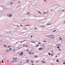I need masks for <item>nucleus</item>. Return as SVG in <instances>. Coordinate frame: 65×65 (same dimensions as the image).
<instances>
[{
    "mask_svg": "<svg viewBox=\"0 0 65 65\" xmlns=\"http://www.w3.org/2000/svg\"><path fill=\"white\" fill-rule=\"evenodd\" d=\"M1 7H2L3 9H6V7H3L2 6Z\"/></svg>",
    "mask_w": 65,
    "mask_h": 65,
    "instance_id": "obj_1",
    "label": "nucleus"
},
{
    "mask_svg": "<svg viewBox=\"0 0 65 65\" xmlns=\"http://www.w3.org/2000/svg\"><path fill=\"white\" fill-rule=\"evenodd\" d=\"M23 54H24V53L23 52H22L21 53H19V54L20 55H21V56L23 55Z\"/></svg>",
    "mask_w": 65,
    "mask_h": 65,
    "instance_id": "obj_2",
    "label": "nucleus"
},
{
    "mask_svg": "<svg viewBox=\"0 0 65 65\" xmlns=\"http://www.w3.org/2000/svg\"><path fill=\"white\" fill-rule=\"evenodd\" d=\"M1 10H3V8L2 7H0V11Z\"/></svg>",
    "mask_w": 65,
    "mask_h": 65,
    "instance_id": "obj_3",
    "label": "nucleus"
},
{
    "mask_svg": "<svg viewBox=\"0 0 65 65\" xmlns=\"http://www.w3.org/2000/svg\"><path fill=\"white\" fill-rule=\"evenodd\" d=\"M6 53H8V52H10V50H6Z\"/></svg>",
    "mask_w": 65,
    "mask_h": 65,
    "instance_id": "obj_4",
    "label": "nucleus"
},
{
    "mask_svg": "<svg viewBox=\"0 0 65 65\" xmlns=\"http://www.w3.org/2000/svg\"><path fill=\"white\" fill-rule=\"evenodd\" d=\"M57 46H61V44H57Z\"/></svg>",
    "mask_w": 65,
    "mask_h": 65,
    "instance_id": "obj_5",
    "label": "nucleus"
},
{
    "mask_svg": "<svg viewBox=\"0 0 65 65\" xmlns=\"http://www.w3.org/2000/svg\"><path fill=\"white\" fill-rule=\"evenodd\" d=\"M49 35V38L52 37L53 36H54V35Z\"/></svg>",
    "mask_w": 65,
    "mask_h": 65,
    "instance_id": "obj_6",
    "label": "nucleus"
},
{
    "mask_svg": "<svg viewBox=\"0 0 65 65\" xmlns=\"http://www.w3.org/2000/svg\"><path fill=\"white\" fill-rule=\"evenodd\" d=\"M47 13V12H43V14H46Z\"/></svg>",
    "mask_w": 65,
    "mask_h": 65,
    "instance_id": "obj_7",
    "label": "nucleus"
},
{
    "mask_svg": "<svg viewBox=\"0 0 65 65\" xmlns=\"http://www.w3.org/2000/svg\"><path fill=\"white\" fill-rule=\"evenodd\" d=\"M31 12H30V14L28 15L29 16H30L31 14H32V13Z\"/></svg>",
    "mask_w": 65,
    "mask_h": 65,
    "instance_id": "obj_8",
    "label": "nucleus"
},
{
    "mask_svg": "<svg viewBox=\"0 0 65 65\" xmlns=\"http://www.w3.org/2000/svg\"><path fill=\"white\" fill-rule=\"evenodd\" d=\"M26 41V40H24L23 41H22L20 42V43H22V42H24V41Z\"/></svg>",
    "mask_w": 65,
    "mask_h": 65,
    "instance_id": "obj_9",
    "label": "nucleus"
},
{
    "mask_svg": "<svg viewBox=\"0 0 65 65\" xmlns=\"http://www.w3.org/2000/svg\"><path fill=\"white\" fill-rule=\"evenodd\" d=\"M43 48H40L39 49V50H43Z\"/></svg>",
    "mask_w": 65,
    "mask_h": 65,
    "instance_id": "obj_10",
    "label": "nucleus"
},
{
    "mask_svg": "<svg viewBox=\"0 0 65 65\" xmlns=\"http://www.w3.org/2000/svg\"><path fill=\"white\" fill-rule=\"evenodd\" d=\"M30 51H31V52H34V49H31Z\"/></svg>",
    "mask_w": 65,
    "mask_h": 65,
    "instance_id": "obj_11",
    "label": "nucleus"
},
{
    "mask_svg": "<svg viewBox=\"0 0 65 65\" xmlns=\"http://www.w3.org/2000/svg\"><path fill=\"white\" fill-rule=\"evenodd\" d=\"M31 42L32 43H35V42L34 41H31Z\"/></svg>",
    "mask_w": 65,
    "mask_h": 65,
    "instance_id": "obj_12",
    "label": "nucleus"
},
{
    "mask_svg": "<svg viewBox=\"0 0 65 65\" xmlns=\"http://www.w3.org/2000/svg\"><path fill=\"white\" fill-rule=\"evenodd\" d=\"M42 63H45V61H42Z\"/></svg>",
    "mask_w": 65,
    "mask_h": 65,
    "instance_id": "obj_13",
    "label": "nucleus"
},
{
    "mask_svg": "<svg viewBox=\"0 0 65 65\" xmlns=\"http://www.w3.org/2000/svg\"><path fill=\"white\" fill-rule=\"evenodd\" d=\"M13 60H15V59H17V58H13Z\"/></svg>",
    "mask_w": 65,
    "mask_h": 65,
    "instance_id": "obj_14",
    "label": "nucleus"
},
{
    "mask_svg": "<svg viewBox=\"0 0 65 65\" xmlns=\"http://www.w3.org/2000/svg\"><path fill=\"white\" fill-rule=\"evenodd\" d=\"M15 61V60H13V61H12V63H14V62Z\"/></svg>",
    "mask_w": 65,
    "mask_h": 65,
    "instance_id": "obj_15",
    "label": "nucleus"
},
{
    "mask_svg": "<svg viewBox=\"0 0 65 65\" xmlns=\"http://www.w3.org/2000/svg\"><path fill=\"white\" fill-rule=\"evenodd\" d=\"M51 24H48V23H47L46 24V25L47 26H48V25H51Z\"/></svg>",
    "mask_w": 65,
    "mask_h": 65,
    "instance_id": "obj_16",
    "label": "nucleus"
},
{
    "mask_svg": "<svg viewBox=\"0 0 65 65\" xmlns=\"http://www.w3.org/2000/svg\"><path fill=\"white\" fill-rule=\"evenodd\" d=\"M9 17H12V15L11 14H10V15H9Z\"/></svg>",
    "mask_w": 65,
    "mask_h": 65,
    "instance_id": "obj_17",
    "label": "nucleus"
},
{
    "mask_svg": "<svg viewBox=\"0 0 65 65\" xmlns=\"http://www.w3.org/2000/svg\"><path fill=\"white\" fill-rule=\"evenodd\" d=\"M23 20V21H25V20H26V19H24L23 20Z\"/></svg>",
    "mask_w": 65,
    "mask_h": 65,
    "instance_id": "obj_18",
    "label": "nucleus"
},
{
    "mask_svg": "<svg viewBox=\"0 0 65 65\" xmlns=\"http://www.w3.org/2000/svg\"><path fill=\"white\" fill-rule=\"evenodd\" d=\"M15 62H15H18V61L17 60H15Z\"/></svg>",
    "mask_w": 65,
    "mask_h": 65,
    "instance_id": "obj_19",
    "label": "nucleus"
},
{
    "mask_svg": "<svg viewBox=\"0 0 65 65\" xmlns=\"http://www.w3.org/2000/svg\"><path fill=\"white\" fill-rule=\"evenodd\" d=\"M26 62L27 63H28V62H29V60H26Z\"/></svg>",
    "mask_w": 65,
    "mask_h": 65,
    "instance_id": "obj_20",
    "label": "nucleus"
},
{
    "mask_svg": "<svg viewBox=\"0 0 65 65\" xmlns=\"http://www.w3.org/2000/svg\"><path fill=\"white\" fill-rule=\"evenodd\" d=\"M4 46H5V47H6L7 46L5 44L4 45Z\"/></svg>",
    "mask_w": 65,
    "mask_h": 65,
    "instance_id": "obj_21",
    "label": "nucleus"
},
{
    "mask_svg": "<svg viewBox=\"0 0 65 65\" xmlns=\"http://www.w3.org/2000/svg\"><path fill=\"white\" fill-rule=\"evenodd\" d=\"M60 38V39L61 40L62 39V38L61 37L60 38Z\"/></svg>",
    "mask_w": 65,
    "mask_h": 65,
    "instance_id": "obj_22",
    "label": "nucleus"
},
{
    "mask_svg": "<svg viewBox=\"0 0 65 65\" xmlns=\"http://www.w3.org/2000/svg\"><path fill=\"white\" fill-rule=\"evenodd\" d=\"M39 46V45H36V47H38Z\"/></svg>",
    "mask_w": 65,
    "mask_h": 65,
    "instance_id": "obj_23",
    "label": "nucleus"
},
{
    "mask_svg": "<svg viewBox=\"0 0 65 65\" xmlns=\"http://www.w3.org/2000/svg\"><path fill=\"white\" fill-rule=\"evenodd\" d=\"M2 63H4V61H3V60H2Z\"/></svg>",
    "mask_w": 65,
    "mask_h": 65,
    "instance_id": "obj_24",
    "label": "nucleus"
},
{
    "mask_svg": "<svg viewBox=\"0 0 65 65\" xmlns=\"http://www.w3.org/2000/svg\"><path fill=\"white\" fill-rule=\"evenodd\" d=\"M48 55H49V56H50V55H51V53H48Z\"/></svg>",
    "mask_w": 65,
    "mask_h": 65,
    "instance_id": "obj_25",
    "label": "nucleus"
},
{
    "mask_svg": "<svg viewBox=\"0 0 65 65\" xmlns=\"http://www.w3.org/2000/svg\"><path fill=\"white\" fill-rule=\"evenodd\" d=\"M24 30H27V29H26V28H24Z\"/></svg>",
    "mask_w": 65,
    "mask_h": 65,
    "instance_id": "obj_26",
    "label": "nucleus"
},
{
    "mask_svg": "<svg viewBox=\"0 0 65 65\" xmlns=\"http://www.w3.org/2000/svg\"><path fill=\"white\" fill-rule=\"evenodd\" d=\"M47 37H48V38H50V37H49V35H47Z\"/></svg>",
    "mask_w": 65,
    "mask_h": 65,
    "instance_id": "obj_27",
    "label": "nucleus"
},
{
    "mask_svg": "<svg viewBox=\"0 0 65 65\" xmlns=\"http://www.w3.org/2000/svg\"><path fill=\"white\" fill-rule=\"evenodd\" d=\"M43 42H46V41H43Z\"/></svg>",
    "mask_w": 65,
    "mask_h": 65,
    "instance_id": "obj_28",
    "label": "nucleus"
},
{
    "mask_svg": "<svg viewBox=\"0 0 65 65\" xmlns=\"http://www.w3.org/2000/svg\"><path fill=\"white\" fill-rule=\"evenodd\" d=\"M35 30H37V28L36 27H35Z\"/></svg>",
    "mask_w": 65,
    "mask_h": 65,
    "instance_id": "obj_29",
    "label": "nucleus"
},
{
    "mask_svg": "<svg viewBox=\"0 0 65 65\" xmlns=\"http://www.w3.org/2000/svg\"><path fill=\"white\" fill-rule=\"evenodd\" d=\"M35 58H36L37 57V56L36 55L35 56Z\"/></svg>",
    "mask_w": 65,
    "mask_h": 65,
    "instance_id": "obj_30",
    "label": "nucleus"
},
{
    "mask_svg": "<svg viewBox=\"0 0 65 65\" xmlns=\"http://www.w3.org/2000/svg\"><path fill=\"white\" fill-rule=\"evenodd\" d=\"M13 4V2H12L11 3V4Z\"/></svg>",
    "mask_w": 65,
    "mask_h": 65,
    "instance_id": "obj_31",
    "label": "nucleus"
},
{
    "mask_svg": "<svg viewBox=\"0 0 65 65\" xmlns=\"http://www.w3.org/2000/svg\"><path fill=\"white\" fill-rule=\"evenodd\" d=\"M57 48H60V47H57Z\"/></svg>",
    "mask_w": 65,
    "mask_h": 65,
    "instance_id": "obj_32",
    "label": "nucleus"
},
{
    "mask_svg": "<svg viewBox=\"0 0 65 65\" xmlns=\"http://www.w3.org/2000/svg\"><path fill=\"white\" fill-rule=\"evenodd\" d=\"M31 26V25H26L25 26Z\"/></svg>",
    "mask_w": 65,
    "mask_h": 65,
    "instance_id": "obj_33",
    "label": "nucleus"
},
{
    "mask_svg": "<svg viewBox=\"0 0 65 65\" xmlns=\"http://www.w3.org/2000/svg\"><path fill=\"white\" fill-rule=\"evenodd\" d=\"M25 46H26V47H28V45H26Z\"/></svg>",
    "mask_w": 65,
    "mask_h": 65,
    "instance_id": "obj_34",
    "label": "nucleus"
},
{
    "mask_svg": "<svg viewBox=\"0 0 65 65\" xmlns=\"http://www.w3.org/2000/svg\"><path fill=\"white\" fill-rule=\"evenodd\" d=\"M59 51H61V50L60 49H59Z\"/></svg>",
    "mask_w": 65,
    "mask_h": 65,
    "instance_id": "obj_35",
    "label": "nucleus"
},
{
    "mask_svg": "<svg viewBox=\"0 0 65 65\" xmlns=\"http://www.w3.org/2000/svg\"><path fill=\"white\" fill-rule=\"evenodd\" d=\"M55 31H56V30H54L53 31V32H55Z\"/></svg>",
    "mask_w": 65,
    "mask_h": 65,
    "instance_id": "obj_36",
    "label": "nucleus"
},
{
    "mask_svg": "<svg viewBox=\"0 0 65 65\" xmlns=\"http://www.w3.org/2000/svg\"><path fill=\"white\" fill-rule=\"evenodd\" d=\"M34 17H37V16L36 15H34Z\"/></svg>",
    "mask_w": 65,
    "mask_h": 65,
    "instance_id": "obj_37",
    "label": "nucleus"
},
{
    "mask_svg": "<svg viewBox=\"0 0 65 65\" xmlns=\"http://www.w3.org/2000/svg\"><path fill=\"white\" fill-rule=\"evenodd\" d=\"M7 62H9V60H8L7 61Z\"/></svg>",
    "mask_w": 65,
    "mask_h": 65,
    "instance_id": "obj_38",
    "label": "nucleus"
},
{
    "mask_svg": "<svg viewBox=\"0 0 65 65\" xmlns=\"http://www.w3.org/2000/svg\"><path fill=\"white\" fill-rule=\"evenodd\" d=\"M20 48H21V47H20L19 48H18V50L19 49H20Z\"/></svg>",
    "mask_w": 65,
    "mask_h": 65,
    "instance_id": "obj_39",
    "label": "nucleus"
},
{
    "mask_svg": "<svg viewBox=\"0 0 65 65\" xmlns=\"http://www.w3.org/2000/svg\"><path fill=\"white\" fill-rule=\"evenodd\" d=\"M55 7H56V8H57V5H56L55 6Z\"/></svg>",
    "mask_w": 65,
    "mask_h": 65,
    "instance_id": "obj_40",
    "label": "nucleus"
},
{
    "mask_svg": "<svg viewBox=\"0 0 65 65\" xmlns=\"http://www.w3.org/2000/svg\"><path fill=\"white\" fill-rule=\"evenodd\" d=\"M38 12H39V13H41V12H40L39 11H38Z\"/></svg>",
    "mask_w": 65,
    "mask_h": 65,
    "instance_id": "obj_41",
    "label": "nucleus"
},
{
    "mask_svg": "<svg viewBox=\"0 0 65 65\" xmlns=\"http://www.w3.org/2000/svg\"><path fill=\"white\" fill-rule=\"evenodd\" d=\"M6 32V33H9V32H7V31H6V32Z\"/></svg>",
    "mask_w": 65,
    "mask_h": 65,
    "instance_id": "obj_42",
    "label": "nucleus"
},
{
    "mask_svg": "<svg viewBox=\"0 0 65 65\" xmlns=\"http://www.w3.org/2000/svg\"><path fill=\"white\" fill-rule=\"evenodd\" d=\"M11 47V46H8V48H9V47Z\"/></svg>",
    "mask_w": 65,
    "mask_h": 65,
    "instance_id": "obj_43",
    "label": "nucleus"
},
{
    "mask_svg": "<svg viewBox=\"0 0 65 65\" xmlns=\"http://www.w3.org/2000/svg\"><path fill=\"white\" fill-rule=\"evenodd\" d=\"M31 62L32 63H33V61H31Z\"/></svg>",
    "mask_w": 65,
    "mask_h": 65,
    "instance_id": "obj_44",
    "label": "nucleus"
},
{
    "mask_svg": "<svg viewBox=\"0 0 65 65\" xmlns=\"http://www.w3.org/2000/svg\"><path fill=\"white\" fill-rule=\"evenodd\" d=\"M42 46H44V45H42Z\"/></svg>",
    "mask_w": 65,
    "mask_h": 65,
    "instance_id": "obj_45",
    "label": "nucleus"
},
{
    "mask_svg": "<svg viewBox=\"0 0 65 65\" xmlns=\"http://www.w3.org/2000/svg\"><path fill=\"white\" fill-rule=\"evenodd\" d=\"M38 44H41V43L39 42Z\"/></svg>",
    "mask_w": 65,
    "mask_h": 65,
    "instance_id": "obj_46",
    "label": "nucleus"
},
{
    "mask_svg": "<svg viewBox=\"0 0 65 65\" xmlns=\"http://www.w3.org/2000/svg\"><path fill=\"white\" fill-rule=\"evenodd\" d=\"M30 13V12H28V13H27V14H29Z\"/></svg>",
    "mask_w": 65,
    "mask_h": 65,
    "instance_id": "obj_47",
    "label": "nucleus"
},
{
    "mask_svg": "<svg viewBox=\"0 0 65 65\" xmlns=\"http://www.w3.org/2000/svg\"><path fill=\"white\" fill-rule=\"evenodd\" d=\"M9 50H12V48H10L9 49Z\"/></svg>",
    "mask_w": 65,
    "mask_h": 65,
    "instance_id": "obj_48",
    "label": "nucleus"
},
{
    "mask_svg": "<svg viewBox=\"0 0 65 65\" xmlns=\"http://www.w3.org/2000/svg\"><path fill=\"white\" fill-rule=\"evenodd\" d=\"M20 26H23V25H20Z\"/></svg>",
    "mask_w": 65,
    "mask_h": 65,
    "instance_id": "obj_49",
    "label": "nucleus"
},
{
    "mask_svg": "<svg viewBox=\"0 0 65 65\" xmlns=\"http://www.w3.org/2000/svg\"><path fill=\"white\" fill-rule=\"evenodd\" d=\"M28 53H29V54H31V52H28Z\"/></svg>",
    "mask_w": 65,
    "mask_h": 65,
    "instance_id": "obj_50",
    "label": "nucleus"
},
{
    "mask_svg": "<svg viewBox=\"0 0 65 65\" xmlns=\"http://www.w3.org/2000/svg\"><path fill=\"white\" fill-rule=\"evenodd\" d=\"M17 26L18 27H20V26L18 25H17Z\"/></svg>",
    "mask_w": 65,
    "mask_h": 65,
    "instance_id": "obj_51",
    "label": "nucleus"
},
{
    "mask_svg": "<svg viewBox=\"0 0 65 65\" xmlns=\"http://www.w3.org/2000/svg\"><path fill=\"white\" fill-rule=\"evenodd\" d=\"M26 51H27V52H28V51H29V50H26Z\"/></svg>",
    "mask_w": 65,
    "mask_h": 65,
    "instance_id": "obj_52",
    "label": "nucleus"
},
{
    "mask_svg": "<svg viewBox=\"0 0 65 65\" xmlns=\"http://www.w3.org/2000/svg\"><path fill=\"white\" fill-rule=\"evenodd\" d=\"M32 35L30 37L31 38H32Z\"/></svg>",
    "mask_w": 65,
    "mask_h": 65,
    "instance_id": "obj_53",
    "label": "nucleus"
},
{
    "mask_svg": "<svg viewBox=\"0 0 65 65\" xmlns=\"http://www.w3.org/2000/svg\"><path fill=\"white\" fill-rule=\"evenodd\" d=\"M13 51H15V49H14L13 50Z\"/></svg>",
    "mask_w": 65,
    "mask_h": 65,
    "instance_id": "obj_54",
    "label": "nucleus"
},
{
    "mask_svg": "<svg viewBox=\"0 0 65 65\" xmlns=\"http://www.w3.org/2000/svg\"><path fill=\"white\" fill-rule=\"evenodd\" d=\"M59 61V60H57V62H58Z\"/></svg>",
    "mask_w": 65,
    "mask_h": 65,
    "instance_id": "obj_55",
    "label": "nucleus"
},
{
    "mask_svg": "<svg viewBox=\"0 0 65 65\" xmlns=\"http://www.w3.org/2000/svg\"><path fill=\"white\" fill-rule=\"evenodd\" d=\"M25 44H23V46H25Z\"/></svg>",
    "mask_w": 65,
    "mask_h": 65,
    "instance_id": "obj_56",
    "label": "nucleus"
},
{
    "mask_svg": "<svg viewBox=\"0 0 65 65\" xmlns=\"http://www.w3.org/2000/svg\"><path fill=\"white\" fill-rule=\"evenodd\" d=\"M51 52H53V50H52Z\"/></svg>",
    "mask_w": 65,
    "mask_h": 65,
    "instance_id": "obj_57",
    "label": "nucleus"
},
{
    "mask_svg": "<svg viewBox=\"0 0 65 65\" xmlns=\"http://www.w3.org/2000/svg\"><path fill=\"white\" fill-rule=\"evenodd\" d=\"M51 56H53V54H51Z\"/></svg>",
    "mask_w": 65,
    "mask_h": 65,
    "instance_id": "obj_58",
    "label": "nucleus"
},
{
    "mask_svg": "<svg viewBox=\"0 0 65 65\" xmlns=\"http://www.w3.org/2000/svg\"><path fill=\"white\" fill-rule=\"evenodd\" d=\"M63 64H65V62L63 63Z\"/></svg>",
    "mask_w": 65,
    "mask_h": 65,
    "instance_id": "obj_59",
    "label": "nucleus"
},
{
    "mask_svg": "<svg viewBox=\"0 0 65 65\" xmlns=\"http://www.w3.org/2000/svg\"><path fill=\"white\" fill-rule=\"evenodd\" d=\"M61 11V10H59L58 11Z\"/></svg>",
    "mask_w": 65,
    "mask_h": 65,
    "instance_id": "obj_60",
    "label": "nucleus"
},
{
    "mask_svg": "<svg viewBox=\"0 0 65 65\" xmlns=\"http://www.w3.org/2000/svg\"><path fill=\"white\" fill-rule=\"evenodd\" d=\"M41 27H44V26H42Z\"/></svg>",
    "mask_w": 65,
    "mask_h": 65,
    "instance_id": "obj_61",
    "label": "nucleus"
},
{
    "mask_svg": "<svg viewBox=\"0 0 65 65\" xmlns=\"http://www.w3.org/2000/svg\"><path fill=\"white\" fill-rule=\"evenodd\" d=\"M44 2H46V0H44Z\"/></svg>",
    "mask_w": 65,
    "mask_h": 65,
    "instance_id": "obj_62",
    "label": "nucleus"
},
{
    "mask_svg": "<svg viewBox=\"0 0 65 65\" xmlns=\"http://www.w3.org/2000/svg\"><path fill=\"white\" fill-rule=\"evenodd\" d=\"M55 57L56 58L57 57V56H55Z\"/></svg>",
    "mask_w": 65,
    "mask_h": 65,
    "instance_id": "obj_63",
    "label": "nucleus"
},
{
    "mask_svg": "<svg viewBox=\"0 0 65 65\" xmlns=\"http://www.w3.org/2000/svg\"><path fill=\"white\" fill-rule=\"evenodd\" d=\"M39 61H38L36 62V63H38V62Z\"/></svg>",
    "mask_w": 65,
    "mask_h": 65,
    "instance_id": "obj_64",
    "label": "nucleus"
}]
</instances>
